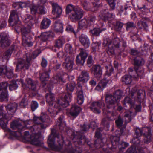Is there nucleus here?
Returning a JSON list of instances; mask_svg holds the SVG:
<instances>
[{
	"label": "nucleus",
	"instance_id": "f257e3e1",
	"mask_svg": "<svg viewBox=\"0 0 153 153\" xmlns=\"http://www.w3.org/2000/svg\"><path fill=\"white\" fill-rule=\"evenodd\" d=\"M71 95V93H68L64 96L63 98H61L58 102H56L54 101V94L49 89V93L46 94V102L49 105L48 112L51 117H55L56 115L61 109V107L65 108L69 105V102L72 98Z\"/></svg>",
	"mask_w": 153,
	"mask_h": 153
},
{
	"label": "nucleus",
	"instance_id": "f03ea898",
	"mask_svg": "<svg viewBox=\"0 0 153 153\" xmlns=\"http://www.w3.org/2000/svg\"><path fill=\"white\" fill-rule=\"evenodd\" d=\"M9 22L13 26H15V30L17 31L18 30L21 31L22 34V40L23 43L30 46L33 45V42L31 41V37L30 36L29 33L30 29L26 27L22 28L19 25L20 22L16 10L12 11L10 15Z\"/></svg>",
	"mask_w": 153,
	"mask_h": 153
},
{
	"label": "nucleus",
	"instance_id": "7ed1b4c3",
	"mask_svg": "<svg viewBox=\"0 0 153 153\" xmlns=\"http://www.w3.org/2000/svg\"><path fill=\"white\" fill-rule=\"evenodd\" d=\"M55 138H56L58 145L60 148H65L66 146L70 148L71 147V143L70 141L66 140L65 141L64 143L63 137L61 135L59 134L55 137L54 134L51 132V134L49 136L47 141L49 146L51 149H56L58 148L57 144L55 143Z\"/></svg>",
	"mask_w": 153,
	"mask_h": 153
},
{
	"label": "nucleus",
	"instance_id": "20e7f679",
	"mask_svg": "<svg viewBox=\"0 0 153 153\" xmlns=\"http://www.w3.org/2000/svg\"><path fill=\"white\" fill-rule=\"evenodd\" d=\"M135 71L132 68H130L128 72L130 75H126L122 77L121 80L123 82L126 84H130L132 81V77H133L134 79L137 80L139 77L141 78L144 75V70L141 68H139L138 69L135 68Z\"/></svg>",
	"mask_w": 153,
	"mask_h": 153
},
{
	"label": "nucleus",
	"instance_id": "39448f33",
	"mask_svg": "<svg viewBox=\"0 0 153 153\" xmlns=\"http://www.w3.org/2000/svg\"><path fill=\"white\" fill-rule=\"evenodd\" d=\"M136 137L133 140L134 142L136 144H139L140 141L139 137L143 135L144 136V141L146 143H148L151 141V131L149 128L145 127L141 129L137 128L135 132Z\"/></svg>",
	"mask_w": 153,
	"mask_h": 153
},
{
	"label": "nucleus",
	"instance_id": "423d86ee",
	"mask_svg": "<svg viewBox=\"0 0 153 153\" xmlns=\"http://www.w3.org/2000/svg\"><path fill=\"white\" fill-rule=\"evenodd\" d=\"M122 95V93L120 90L116 91L113 96L106 95L105 100L107 104V108L110 109L113 105L119 101Z\"/></svg>",
	"mask_w": 153,
	"mask_h": 153
},
{
	"label": "nucleus",
	"instance_id": "0eeeda50",
	"mask_svg": "<svg viewBox=\"0 0 153 153\" xmlns=\"http://www.w3.org/2000/svg\"><path fill=\"white\" fill-rule=\"evenodd\" d=\"M80 53L78 55L76 58V63L78 65H83L85 62V59L88 54L86 50L82 48H79Z\"/></svg>",
	"mask_w": 153,
	"mask_h": 153
},
{
	"label": "nucleus",
	"instance_id": "6e6552de",
	"mask_svg": "<svg viewBox=\"0 0 153 153\" xmlns=\"http://www.w3.org/2000/svg\"><path fill=\"white\" fill-rule=\"evenodd\" d=\"M83 16V11L79 7H75L72 12L69 14V17L72 21H76L81 19Z\"/></svg>",
	"mask_w": 153,
	"mask_h": 153
},
{
	"label": "nucleus",
	"instance_id": "1a4fd4ad",
	"mask_svg": "<svg viewBox=\"0 0 153 153\" xmlns=\"http://www.w3.org/2000/svg\"><path fill=\"white\" fill-rule=\"evenodd\" d=\"M40 134L35 132H32V134L28 141L30 142L31 144L37 146H41L43 144L42 142L39 139Z\"/></svg>",
	"mask_w": 153,
	"mask_h": 153
},
{
	"label": "nucleus",
	"instance_id": "9d476101",
	"mask_svg": "<svg viewBox=\"0 0 153 153\" xmlns=\"http://www.w3.org/2000/svg\"><path fill=\"white\" fill-rule=\"evenodd\" d=\"M17 82H19L22 85L23 87L25 88L26 87H27L30 89H31L32 90L36 91V83L33 81L30 78H28L26 79V82L27 83V85L23 83V80L22 79H20L19 80H17Z\"/></svg>",
	"mask_w": 153,
	"mask_h": 153
},
{
	"label": "nucleus",
	"instance_id": "9b49d317",
	"mask_svg": "<svg viewBox=\"0 0 153 153\" xmlns=\"http://www.w3.org/2000/svg\"><path fill=\"white\" fill-rule=\"evenodd\" d=\"M103 68L100 65H93L91 69V73L97 79H101L102 76Z\"/></svg>",
	"mask_w": 153,
	"mask_h": 153
},
{
	"label": "nucleus",
	"instance_id": "f8f14e48",
	"mask_svg": "<svg viewBox=\"0 0 153 153\" xmlns=\"http://www.w3.org/2000/svg\"><path fill=\"white\" fill-rule=\"evenodd\" d=\"M31 59V57L27 54V55L26 61V62L23 59H20L17 65V68L18 69H22L25 67L26 69H28L30 65V61Z\"/></svg>",
	"mask_w": 153,
	"mask_h": 153
},
{
	"label": "nucleus",
	"instance_id": "ddd939ff",
	"mask_svg": "<svg viewBox=\"0 0 153 153\" xmlns=\"http://www.w3.org/2000/svg\"><path fill=\"white\" fill-rule=\"evenodd\" d=\"M8 120L6 118L5 115L4 114L3 111L1 110H0V125L2 128L5 131L9 132L11 131L10 129L7 127Z\"/></svg>",
	"mask_w": 153,
	"mask_h": 153
},
{
	"label": "nucleus",
	"instance_id": "4468645a",
	"mask_svg": "<svg viewBox=\"0 0 153 153\" xmlns=\"http://www.w3.org/2000/svg\"><path fill=\"white\" fill-rule=\"evenodd\" d=\"M104 106V104L103 102H94L91 104L90 108L94 113L99 114L101 112V108Z\"/></svg>",
	"mask_w": 153,
	"mask_h": 153
},
{
	"label": "nucleus",
	"instance_id": "2eb2a0df",
	"mask_svg": "<svg viewBox=\"0 0 153 153\" xmlns=\"http://www.w3.org/2000/svg\"><path fill=\"white\" fill-rule=\"evenodd\" d=\"M30 10L31 13L33 14L36 13L43 14L46 13L44 7L42 5L37 6L32 4V6L30 7Z\"/></svg>",
	"mask_w": 153,
	"mask_h": 153
},
{
	"label": "nucleus",
	"instance_id": "dca6fc26",
	"mask_svg": "<svg viewBox=\"0 0 153 153\" xmlns=\"http://www.w3.org/2000/svg\"><path fill=\"white\" fill-rule=\"evenodd\" d=\"M74 59L73 57H67L63 64V66L68 70H71L74 65Z\"/></svg>",
	"mask_w": 153,
	"mask_h": 153
},
{
	"label": "nucleus",
	"instance_id": "f3484780",
	"mask_svg": "<svg viewBox=\"0 0 153 153\" xmlns=\"http://www.w3.org/2000/svg\"><path fill=\"white\" fill-rule=\"evenodd\" d=\"M3 74H6L9 79L12 78L14 75L13 70H10L7 71V67L5 66L0 67V75Z\"/></svg>",
	"mask_w": 153,
	"mask_h": 153
},
{
	"label": "nucleus",
	"instance_id": "a211bd4d",
	"mask_svg": "<svg viewBox=\"0 0 153 153\" xmlns=\"http://www.w3.org/2000/svg\"><path fill=\"white\" fill-rule=\"evenodd\" d=\"M10 45V42L7 35L5 33L0 35V46L2 47H6Z\"/></svg>",
	"mask_w": 153,
	"mask_h": 153
},
{
	"label": "nucleus",
	"instance_id": "6ab92c4d",
	"mask_svg": "<svg viewBox=\"0 0 153 153\" xmlns=\"http://www.w3.org/2000/svg\"><path fill=\"white\" fill-rule=\"evenodd\" d=\"M52 13L56 15L57 17H59L62 13V8L56 3H53L52 4Z\"/></svg>",
	"mask_w": 153,
	"mask_h": 153
},
{
	"label": "nucleus",
	"instance_id": "aec40b11",
	"mask_svg": "<svg viewBox=\"0 0 153 153\" xmlns=\"http://www.w3.org/2000/svg\"><path fill=\"white\" fill-rule=\"evenodd\" d=\"M79 40L85 48H87L89 47L90 42L87 36L83 34L81 35L79 37Z\"/></svg>",
	"mask_w": 153,
	"mask_h": 153
},
{
	"label": "nucleus",
	"instance_id": "412c9836",
	"mask_svg": "<svg viewBox=\"0 0 153 153\" xmlns=\"http://www.w3.org/2000/svg\"><path fill=\"white\" fill-rule=\"evenodd\" d=\"M77 102L79 105H82L84 101L83 93L82 90V86L79 85L77 91Z\"/></svg>",
	"mask_w": 153,
	"mask_h": 153
},
{
	"label": "nucleus",
	"instance_id": "4be33fe9",
	"mask_svg": "<svg viewBox=\"0 0 153 153\" xmlns=\"http://www.w3.org/2000/svg\"><path fill=\"white\" fill-rule=\"evenodd\" d=\"M82 109L81 108L74 104L72 105L70 112V114L74 117H77Z\"/></svg>",
	"mask_w": 153,
	"mask_h": 153
},
{
	"label": "nucleus",
	"instance_id": "5701e85b",
	"mask_svg": "<svg viewBox=\"0 0 153 153\" xmlns=\"http://www.w3.org/2000/svg\"><path fill=\"white\" fill-rule=\"evenodd\" d=\"M89 76L88 73L86 71H82L78 77V80L82 82H86L89 79Z\"/></svg>",
	"mask_w": 153,
	"mask_h": 153
},
{
	"label": "nucleus",
	"instance_id": "b1692460",
	"mask_svg": "<svg viewBox=\"0 0 153 153\" xmlns=\"http://www.w3.org/2000/svg\"><path fill=\"white\" fill-rule=\"evenodd\" d=\"M109 82V81L108 79H104L100 81L99 84L96 87L95 89L100 91H102L104 88L106 86Z\"/></svg>",
	"mask_w": 153,
	"mask_h": 153
},
{
	"label": "nucleus",
	"instance_id": "393cba45",
	"mask_svg": "<svg viewBox=\"0 0 153 153\" xmlns=\"http://www.w3.org/2000/svg\"><path fill=\"white\" fill-rule=\"evenodd\" d=\"M54 34L52 32L43 33L41 34L40 36H38V38L43 41L47 40L49 38L53 37L54 36Z\"/></svg>",
	"mask_w": 153,
	"mask_h": 153
},
{
	"label": "nucleus",
	"instance_id": "a878e982",
	"mask_svg": "<svg viewBox=\"0 0 153 153\" xmlns=\"http://www.w3.org/2000/svg\"><path fill=\"white\" fill-rule=\"evenodd\" d=\"M32 3L29 1L25 2H17L13 3V6L14 7L16 8V6L15 5L17 4L18 5V8L28 7L30 9V7L32 6Z\"/></svg>",
	"mask_w": 153,
	"mask_h": 153
},
{
	"label": "nucleus",
	"instance_id": "bb28decb",
	"mask_svg": "<svg viewBox=\"0 0 153 153\" xmlns=\"http://www.w3.org/2000/svg\"><path fill=\"white\" fill-rule=\"evenodd\" d=\"M45 115H43L40 117H35L33 118L35 124L38 125L40 124V126L42 129H45L46 128V126L43 124H41L40 122H44L45 121Z\"/></svg>",
	"mask_w": 153,
	"mask_h": 153
},
{
	"label": "nucleus",
	"instance_id": "cd10ccee",
	"mask_svg": "<svg viewBox=\"0 0 153 153\" xmlns=\"http://www.w3.org/2000/svg\"><path fill=\"white\" fill-rule=\"evenodd\" d=\"M56 126L58 129H59L61 131L64 130L65 128V123L63 121L61 117L59 118L58 120L56 122Z\"/></svg>",
	"mask_w": 153,
	"mask_h": 153
},
{
	"label": "nucleus",
	"instance_id": "c85d7f7f",
	"mask_svg": "<svg viewBox=\"0 0 153 153\" xmlns=\"http://www.w3.org/2000/svg\"><path fill=\"white\" fill-rule=\"evenodd\" d=\"M110 41L108 42L107 40H104V46H108V49L107 50V53L109 54L112 55L114 53V49L113 45L111 43H110Z\"/></svg>",
	"mask_w": 153,
	"mask_h": 153
},
{
	"label": "nucleus",
	"instance_id": "c756f323",
	"mask_svg": "<svg viewBox=\"0 0 153 153\" xmlns=\"http://www.w3.org/2000/svg\"><path fill=\"white\" fill-rule=\"evenodd\" d=\"M144 63V61L143 59L140 57L137 56L134 59V64L135 65L134 67V71H135V68H136L137 69L139 68H141L137 66L141 65H143Z\"/></svg>",
	"mask_w": 153,
	"mask_h": 153
},
{
	"label": "nucleus",
	"instance_id": "7c9ffc66",
	"mask_svg": "<svg viewBox=\"0 0 153 153\" xmlns=\"http://www.w3.org/2000/svg\"><path fill=\"white\" fill-rule=\"evenodd\" d=\"M65 42L64 38L62 37H60L56 40L55 42L54 46L58 49L62 47Z\"/></svg>",
	"mask_w": 153,
	"mask_h": 153
},
{
	"label": "nucleus",
	"instance_id": "2f4dec72",
	"mask_svg": "<svg viewBox=\"0 0 153 153\" xmlns=\"http://www.w3.org/2000/svg\"><path fill=\"white\" fill-rule=\"evenodd\" d=\"M50 20L47 18H44L41 22L40 25L41 29H46L48 28L51 24Z\"/></svg>",
	"mask_w": 153,
	"mask_h": 153
},
{
	"label": "nucleus",
	"instance_id": "473e14b6",
	"mask_svg": "<svg viewBox=\"0 0 153 153\" xmlns=\"http://www.w3.org/2000/svg\"><path fill=\"white\" fill-rule=\"evenodd\" d=\"M54 30L57 33H62L63 32V26L62 23L58 21H56L54 25Z\"/></svg>",
	"mask_w": 153,
	"mask_h": 153
},
{
	"label": "nucleus",
	"instance_id": "72a5a7b5",
	"mask_svg": "<svg viewBox=\"0 0 153 153\" xmlns=\"http://www.w3.org/2000/svg\"><path fill=\"white\" fill-rule=\"evenodd\" d=\"M10 126L11 128L14 130L18 128V130H22L24 128L20 122L16 121L13 122L11 124Z\"/></svg>",
	"mask_w": 153,
	"mask_h": 153
},
{
	"label": "nucleus",
	"instance_id": "f704fd0d",
	"mask_svg": "<svg viewBox=\"0 0 153 153\" xmlns=\"http://www.w3.org/2000/svg\"><path fill=\"white\" fill-rule=\"evenodd\" d=\"M18 106L16 103L14 102L9 104L6 107V108L7 111L13 113L16 111Z\"/></svg>",
	"mask_w": 153,
	"mask_h": 153
},
{
	"label": "nucleus",
	"instance_id": "c9c22d12",
	"mask_svg": "<svg viewBox=\"0 0 153 153\" xmlns=\"http://www.w3.org/2000/svg\"><path fill=\"white\" fill-rule=\"evenodd\" d=\"M8 100V94L7 91H0V101H7Z\"/></svg>",
	"mask_w": 153,
	"mask_h": 153
},
{
	"label": "nucleus",
	"instance_id": "e433bc0d",
	"mask_svg": "<svg viewBox=\"0 0 153 153\" xmlns=\"http://www.w3.org/2000/svg\"><path fill=\"white\" fill-rule=\"evenodd\" d=\"M105 29H103L102 30L100 29L99 28H94L93 30H90L91 33L93 36H98L100 33L102 31H104Z\"/></svg>",
	"mask_w": 153,
	"mask_h": 153
},
{
	"label": "nucleus",
	"instance_id": "4c0bfd02",
	"mask_svg": "<svg viewBox=\"0 0 153 153\" xmlns=\"http://www.w3.org/2000/svg\"><path fill=\"white\" fill-rule=\"evenodd\" d=\"M53 78L54 79V82L55 83H58L60 81L63 83L66 82L65 80H63L62 77L60 76L58 74L54 76Z\"/></svg>",
	"mask_w": 153,
	"mask_h": 153
},
{
	"label": "nucleus",
	"instance_id": "58836bf2",
	"mask_svg": "<svg viewBox=\"0 0 153 153\" xmlns=\"http://www.w3.org/2000/svg\"><path fill=\"white\" fill-rule=\"evenodd\" d=\"M105 40H107L108 42L110 41V43H111L112 45H114V47L117 48H119L120 40L118 38H116L114 39L113 41V43H112L109 39H106Z\"/></svg>",
	"mask_w": 153,
	"mask_h": 153
},
{
	"label": "nucleus",
	"instance_id": "ea45409f",
	"mask_svg": "<svg viewBox=\"0 0 153 153\" xmlns=\"http://www.w3.org/2000/svg\"><path fill=\"white\" fill-rule=\"evenodd\" d=\"M131 112L130 111H127L125 112L124 114V117L126 122L128 123L131 121Z\"/></svg>",
	"mask_w": 153,
	"mask_h": 153
},
{
	"label": "nucleus",
	"instance_id": "a19ab883",
	"mask_svg": "<svg viewBox=\"0 0 153 153\" xmlns=\"http://www.w3.org/2000/svg\"><path fill=\"white\" fill-rule=\"evenodd\" d=\"M75 86V83L74 82H70L67 83L66 85V88L68 91H73Z\"/></svg>",
	"mask_w": 153,
	"mask_h": 153
},
{
	"label": "nucleus",
	"instance_id": "79ce46f5",
	"mask_svg": "<svg viewBox=\"0 0 153 153\" xmlns=\"http://www.w3.org/2000/svg\"><path fill=\"white\" fill-rule=\"evenodd\" d=\"M79 25L80 28L84 27H86L87 26H88L87 20L85 19H83L79 22Z\"/></svg>",
	"mask_w": 153,
	"mask_h": 153
},
{
	"label": "nucleus",
	"instance_id": "37998d69",
	"mask_svg": "<svg viewBox=\"0 0 153 153\" xmlns=\"http://www.w3.org/2000/svg\"><path fill=\"white\" fill-rule=\"evenodd\" d=\"M40 79L42 82L47 80L48 79L49 75L48 72L42 73L40 76Z\"/></svg>",
	"mask_w": 153,
	"mask_h": 153
},
{
	"label": "nucleus",
	"instance_id": "c03bdc74",
	"mask_svg": "<svg viewBox=\"0 0 153 153\" xmlns=\"http://www.w3.org/2000/svg\"><path fill=\"white\" fill-rule=\"evenodd\" d=\"M12 52L10 50L7 51L3 54L2 56V60H6L7 62L8 59L10 57Z\"/></svg>",
	"mask_w": 153,
	"mask_h": 153
},
{
	"label": "nucleus",
	"instance_id": "a18cd8bd",
	"mask_svg": "<svg viewBox=\"0 0 153 153\" xmlns=\"http://www.w3.org/2000/svg\"><path fill=\"white\" fill-rule=\"evenodd\" d=\"M87 20L88 26H90L94 24L96 20V18L95 16H92L88 18Z\"/></svg>",
	"mask_w": 153,
	"mask_h": 153
},
{
	"label": "nucleus",
	"instance_id": "49530a36",
	"mask_svg": "<svg viewBox=\"0 0 153 153\" xmlns=\"http://www.w3.org/2000/svg\"><path fill=\"white\" fill-rule=\"evenodd\" d=\"M8 86L7 82L0 83V91H7V88Z\"/></svg>",
	"mask_w": 153,
	"mask_h": 153
},
{
	"label": "nucleus",
	"instance_id": "de8ad7c7",
	"mask_svg": "<svg viewBox=\"0 0 153 153\" xmlns=\"http://www.w3.org/2000/svg\"><path fill=\"white\" fill-rule=\"evenodd\" d=\"M75 7H74V6L71 4H69L68 5L66 9V14H71V13L72 12L73 10H74Z\"/></svg>",
	"mask_w": 153,
	"mask_h": 153
},
{
	"label": "nucleus",
	"instance_id": "09e8293b",
	"mask_svg": "<svg viewBox=\"0 0 153 153\" xmlns=\"http://www.w3.org/2000/svg\"><path fill=\"white\" fill-rule=\"evenodd\" d=\"M65 49L67 52L70 54L72 53L74 51L72 46L69 44H67L65 45Z\"/></svg>",
	"mask_w": 153,
	"mask_h": 153
},
{
	"label": "nucleus",
	"instance_id": "8fccbe9b",
	"mask_svg": "<svg viewBox=\"0 0 153 153\" xmlns=\"http://www.w3.org/2000/svg\"><path fill=\"white\" fill-rule=\"evenodd\" d=\"M123 24L120 22H117L115 25L114 28L116 30L120 31L123 27Z\"/></svg>",
	"mask_w": 153,
	"mask_h": 153
},
{
	"label": "nucleus",
	"instance_id": "3c124183",
	"mask_svg": "<svg viewBox=\"0 0 153 153\" xmlns=\"http://www.w3.org/2000/svg\"><path fill=\"white\" fill-rule=\"evenodd\" d=\"M18 87V85L15 81H13L9 86V89L11 91L17 89Z\"/></svg>",
	"mask_w": 153,
	"mask_h": 153
},
{
	"label": "nucleus",
	"instance_id": "603ef678",
	"mask_svg": "<svg viewBox=\"0 0 153 153\" xmlns=\"http://www.w3.org/2000/svg\"><path fill=\"white\" fill-rule=\"evenodd\" d=\"M105 68L107 70L106 71V74L108 76H110L113 72V68L110 66L109 68L106 66L105 67Z\"/></svg>",
	"mask_w": 153,
	"mask_h": 153
},
{
	"label": "nucleus",
	"instance_id": "864d4df0",
	"mask_svg": "<svg viewBox=\"0 0 153 153\" xmlns=\"http://www.w3.org/2000/svg\"><path fill=\"white\" fill-rule=\"evenodd\" d=\"M126 29L128 30L130 28L135 27H136L135 24L134 23L131 22H128L126 23Z\"/></svg>",
	"mask_w": 153,
	"mask_h": 153
},
{
	"label": "nucleus",
	"instance_id": "5fc2aeb1",
	"mask_svg": "<svg viewBox=\"0 0 153 153\" xmlns=\"http://www.w3.org/2000/svg\"><path fill=\"white\" fill-rule=\"evenodd\" d=\"M38 106V104L37 102L34 101L32 102L31 108L33 111H34Z\"/></svg>",
	"mask_w": 153,
	"mask_h": 153
},
{
	"label": "nucleus",
	"instance_id": "6e6d98bb",
	"mask_svg": "<svg viewBox=\"0 0 153 153\" xmlns=\"http://www.w3.org/2000/svg\"><path fill=\"white\" fill-rule=\"evenodd\" d=\"M27 105V103L26 101L25 97L23 98L20 104V105L21 108H25Z\"/></svg>",
	"mask_w": 153,
	"mask_h": 153
},
{
	"label": "nucleus",
	"instance_id": "4d7b16f0",
	"mask_svg": "<svg viewBox=\"0 0 153 153\" xmlns=\"http://www.w3.org/2000/svg\"><path fill=\"white\" fill-rule=\"evenodd\" d=\"M107 1L112 9H114L115 7V3L114 0H107Z\"/></svg>",
	"mask_w": 153,
	"mask_h": 153
},
{
	"label": "nucleus",
	"instance_id": "13d9d810",
	"mask_svg": "<svg viewBox=\"0 0 153 153\" xmlns=\"http://www.w3.org/2000/svg\"><path fill=\"white\" fill-rule=\"evenodd\" d=\"M107 1L112 9H114L115 7V3L114 0H107Z\"/></svg>",
	"mask_w": 153,
	"mask_h": 153
},
{
	"label": "nucleus",
	"instance_id": "bf43d9fd",
	"mask_svg": "<svg viewBox=\"0 0 153 153\" xmlns=\"http://www.w3.org/2000/svg\"><path fill=\"white\" fill-rule=\"evenodd\" d=\"M116 123L117 126L120 127L121 126L123 123V121L120 117H119L117 120L116 121Z\"/></svg>",
	"mask_w": 153,
	"mask_h": 153
},
{
	"label": "nucleus",
	"instance_id": "052dcab7",
	"mask_svg": "<svg viewBox=\"0 0 153 153\" xmlns=\"http://www.w3.org/2000/svg\"><path fill=\"white\" fill-rule=\"evenodd\" d=\"M66 30L68 32H72L74 33H75V32L74 31L73 28L72 27V26L71 25H68L67 26Z\"/></svg>",
	"mask_w": 153,
	"mask_h": 153
},
{
	"label": "nucleus",
	"instance_id": "680f3d73",
	"mask_svg": "<svg viewBox=\"0 0 153 153\" xmlns=\"http://www.w3.org/2000/svg\"><path fill=\"white\" fill-rule=\"evenodd\" d=\"M110 118L108 117L106 118H104L102 120V123L104 126L106 125L107 127L109 126L108 121L109 120Z\"/></svg>",
	"mask_w": 153,
	"mask_h": 153
},
{
	"label": "nucleus",
	"instance_id": "e2e57ef3",
	"mask_svg": "<svg viewBox=\"0 0 153 153\" xmlns=\"http://www.w3.org/2000/svg\"><path fill=\"white\" fill-rule=\"evenodd\" d=\"M136 150L134 146H131L126 151V153H134Z\"/></svg>",
	"mask_w": 153,
	"mask_h": 153
},
{
	"label": "nucleus",
	"instance_id": "0e129e2a",
	"mask_svg": "<svg viewBox=\"0 0 153 153\" xmlns=\"http://www.w3.org/2000/svg\"><path fill=\"white\" fill-rule=\"evenodd\" d=\"M147 19H148L147 18L145 17L143 18L141 20V23H142V26L143 27V28H144V29H146V28L147 27V25L146 22H144V20H146Z\"/></svg>",
	"mask_w": 153,
	"mask_h": 153
},
{
	"label": "nucleus",
	"instance_id": "69168bd1",
	"mask_svg": "<svg viewBox=\"0 0 153 153\" xmlns=\"http://www.w3.org/2000/svg\"><path fill=\"white\" fill-rule=\"evenodd\" d=\"M100 44L101 43L100 42H93L92 44V47L95 49L99 46Z\"/></svg>",
	"mask_w": 153,
	"mask_h": 153
},
{
	"label": "nucleus",
	"instance_id": "338daca9",
	"mask_svg": "<svg viewBox=\"0 0 153 153\" xmlns=\"http://www.w3.org/2000/svg\"><path fill=\"white\" fill-rule=\"evenodd\" d=\"M131 100L130 98L128 97H126L124 100V104L126 103L131 104Z\"/></svg>",
	"mask_w": 153,
	"mask_h": 153
},
{
	"label": "nucleus",
	"instance_id": "774afa93",
	"mask_svg": "<svg viewBox=\"0 0 153 153\" xmlns=\"http://www.w3.org/2000/svg\"><path fill=\"white\" fill-rule=\"evenodd\" d=\"M102 130V129L101 128H100L97 129L95 133V136L96 137L98 138L101 136V135L100 134V131H101Z\"/></svg>",
	"mask_w": 153,
	"mask_h": 153
}]
</instances>
